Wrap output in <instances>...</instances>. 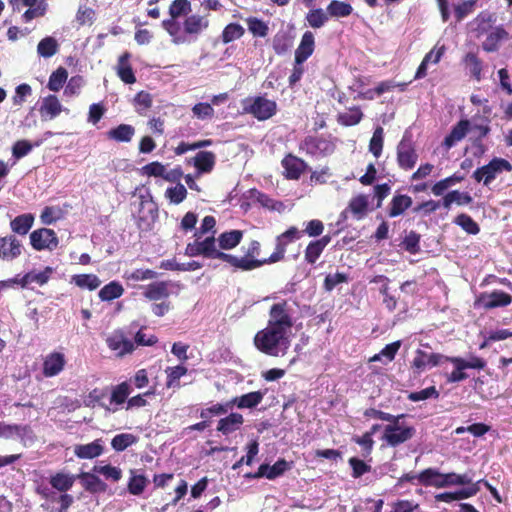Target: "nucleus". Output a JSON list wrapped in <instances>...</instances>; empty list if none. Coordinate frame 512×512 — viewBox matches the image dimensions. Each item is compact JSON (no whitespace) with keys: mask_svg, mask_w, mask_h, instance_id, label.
<instances>
[{"mask_svg":"<svg viewBox=\"0 0 512 512\" xmlns=\"http://www.w3.org/2000/svg\"><path fill=\"white\" fill-rule=\"evenodd\" d=\"M294 320L286 300L274 303L269 310L267 326L259 330L253 339L255 348L261 353L282 357L291 346V330Z\"/></svg>","mask_w":512,"mask_h":512,"instance_id":"f257e3e1","label":"nucleus"},{"mask_svg":"<svg viewBox=\"0 0 512 512\" xmlns=\"http://www.w3.org/2000/svg\"><path fill=\"white\" fill-rule=\"evenodd\" d=\"M405 416V414L395 415L397 419L389 421V424L384 428L382 439L391 447H397L409 441L416 434L414 426L400 422Z\"/></svg>","mask_w":512,"mask_h":512,"instance_id":"f03ea898","label":"nucleus"},{"mask_svg":"<svg viewBox=\"0 0 512 512\" xmlns=\"http://www.w3.org/2000/svg\"><path fill=\"white\" fill-rule=\"evenodd\" d=\"M243 111L258 121H265L276 114L277 103L264 96L249 97L243 101Z\"/></svg>","mask_w":512,"mask_h":512,"instance_id":"7ed1b4c3","label":"nucleus"},{"mask_svg":"<svg viewBox=\"0 0 512 512\" xmlns=\"http://www.w3.org/2000/svg\"><path fill=\"white\" fill-rule=\"evenodd\" d=\"M511 172L512 164L504 158H493L488 164L477 168L473 172V178L477 182H483L485 186H488L498 174L502 172Z\"/></svg>","mask_w":512,"mask_h":512,"instance_id":"20e7f679","label":"nucleus"},{"mask_svg":"<svg viewBox=\"0 0 512 512\" xmlns=\"http://www.w3.org/2000/svg\"><path fill=\"white\" fill-rule=\"evenodd\" d=\"M511 303L512 295L497 289L491 292H482L475 300V306L481 307L486 311L507 307Z\"/></svg>","mask_w":512,"mask_h":512,"instance_id":"39448f33","label":"nucleus"},{"mask_svg":"<svg viewBox=\"0 0 512 512\" xmlns=\"http://www.w3.org/2000/svg\"><path fill=\"white\" fill-rule=\"evenodd\" d=\"M30 245L35 251H53L59 245L56 232L50 228H39L30 233Z\"/></svg>","mask_w":512,"mask_h":512,"instance_id":"423d86ee","label":"nucleus"},{"mask_svg":"<svg viewBox=\"0 0 512 512\" xmlns=\"http://www.w3.org/2000/svg\"><path fill=\"white\" fill-rule=\"evenodd\" d=\"M303 236V232L296 226H290L285 232L276 237L274 252L268 257V261L277 263L284 260L287 246Z\"/></svg>","mask_w":512,"mask_h":512,"instance_id":"0eeeda50","label":"nucleus"},{"mask_svg":"<svg viewBox=\"0 0 512 512\" xmlns=\"http://www.w3.org/2000/svg\"><path fill=\"white\" fill-rule=\"evenodd\" d=\"M261 254V244L257 240H252L248 244L247 249L244 251V255L239 257L240 271H252L260 268L265 264H272L273 262L268 261V258L259 259Z\"/></svg>","mask_w":512,"mask_h":512,"instance_id":"6e6552de","label":"nucleus"},{"mask_svg":"<svg viewBox=\"0 0 512 512\" xmlns=\"http://www.w3.org/2000/svg\"><path fill=\"white\" fill-rule=\"evenodd\" d=\"M299 149L312 157L325 156L333 152V144L320 136H306L299 145Z\"/></svg>","mask_w":512,"mask_h":512,"instance_id":"1a4fd4ad","label":"nucleus"},{"mask_svg":"<svg viewBox=\"0 0 512 512\" xmlns=\"http://www.w3.org/2000/svg\"><path fill=\"white\" fill-rule=\"evenodd\" d=\"M448 356H445L440 353H431L428 354L425 351L421 349H417L415 351V356L411 362V368L417 372L421 373L423 372L427 367H435L438 366L444 362H446V358Z\"/></svg>","mask_w":512,"mask_h":512,"instance_id":"9d476101","label":"nucleus"},{"mask_svg":"<svg viewBox=\"0 0 512 512\" xmlns=\"http://www.w3.org/2000/svg\"><path fill=\"white\" fill-rule=\"evenodd\" d=\"M281 166L283 167V176L287 180H298L301 175L307 170V163L295 156L292 153H288L281 160Z\"/></svg>","mask_w":512,"mask_h":512,"instance_id":"9b49d317","label":"nucleus"},{"mask_svg":"<svg viewBox=\"0 0 512 512\" xmlns=\"http://www.w3.org/2000/svg\"><path fill=\"white\" fill-rule=\"evenodd\" d=\"M418 160V154L410 140L402 139L397 146L398 166L405 170H411Z\"/></svg>","mask_w":512,"mask_h":512,"instance_id":"f8f14e48","label":"nucleus"},{"mask_svg":"<svg viewBox=\"0 0 512 512\" xmlns=\"http://www.w3.org/2000/svg\"><path fill=\"white\" fill-rule=\"evenodd\" d=\"M106 344L109 349L114 351L119 357L130 354L135 349L134 342L128 339L122 331H114L109 337H107Z\"/></svg>","mask_w":512,"mask_h":512,"instance_id":"ddd939ff","label":"nucleus"},{"mask_svg":"<svg viewBox=\"0 0 512 512\" xmlns=\"http://www.w3.org/2000/svg\"><path fill=\"white\" fill-rule=\"evenodd\" d=\"M65 365L66 357L64 353L53 351L43 359L42 374L47 378L57 376L64 370Z\"/></svg>","mask_w":512,"mask_h":512,"instance_id":"4468645a","label":"nucleus"},{"mask_svg":"<svg viewBox=\"0 0 512 512\" xmlns=\"http://www.w3.org/2000/svg\"><path fill=\"white\" fill-rule=\"evenodd\" d=\"M23 250L21 241L13 234L0 237V259L3 261H13L17 259Z\"/></svg>","mask_w":512,"mask_h":512,"instance_id":"2eb2a0df","label":"nucleus"},{"mask_svg":"<svg viewBox=\"0 0 512 512\" xmlns=\"http://www.w3.org/2000/svg\"><path fill=\"white\" fill-rule=\"evenodd\" d=\"M486 35L485 40L482 42L481 47L487 53L497 52L503 41L510 38L509 32L503 25L495 26Z\"/></svg>","mask_w":512,"mask_h":512,"instance_id":"dca6fc26","label":"nucleus"},{"mask_svg":"<svg viewBox=\"0 0 512 512\" xmlns=\"http://www.w3.org/2000/svg\"><path fill=\"white\" fill-rule=\"evenodd\" d=\"M185 36H194L195 39L199 34L209 27V20L205 16L193 14L185 18L184 22Z\"/></svg>","mask_w":512,"mask_h":512,"instance_id":"f3484780","label":"nucleus"},{"mask_svg":"<svg viewBox=\"0 0 512 512\" xmlns=\"http://www.w3.org/2000/svg\"><path fill=\"white\" fill-rule=\"evenodd\" d=\"M315 38L311 31H306L302 35L299 46L295 51V62L303 64L314 52Z\"/></svg>","mask_w":512,"mask_h":512,"instance_id":"a211bd4d","label":"nucleus"},{"mask_svg":"<svg viewBox=\"0 0 512 512\" xmlns=\"http://www.w3.org/2000/svg\"><path fill=\"white\" fill-rule=\"evenodd\" d=\"M62 105L56 95L50 94L43 98L39 113L42 120H52L60 115Z\"/></svg>","mask_w":512,"mask_h":512,"instance_id":"6ab92c4d","label":"nucleus"},{"mask_svg":"<svg viewBox=\"0 0 512 512\" xmlns=\"http://www.w3.org/2000/svg\"><path fill=\"white\" fill-rule=\"evenodd\" d=\"M496 21V16L494 13L484 10L481 11L473 20L474 31L476 33V37H481L482 35L490 32L494 27L493 24Z\"/></svg>","mask_w":512,"mask_h":512,"instance_id":"aec40b11","label":"nucleus"},{"mask_svg":"<svg viewBox=\"0 0 512 512\" xmlns=\"http://www.w3.org/2000/svg\"><path fill=\"white\" fill-rule=\"evenodd\" d=\"M413 204V200L409 195L406 194H395L391 199L388 216L395 218L402 215L407 209Z\"/></svg>","mask_w":512,"mask_h":512,"instance_id":"412c9836","label":"nucleus"},{"mask_svg":"<svg viewBox=\"0 0 512 512\" xmlns=\"http://www.w3.org/2000/svg\"><path fill=\"white\" fill-rule=\"evenodd\" d=\"M101 439L88 444H79L74 447V454L80 459H93L103 453V446Z\"/></svg>","mask_w":512,"mask_h":512,"instance_id":"4be33fe9","label":"nucleus"},{"mask_svg":"<svg viewBox=\"0 0 512 512\" xmlns=\"http://www.w3.org/2000/svg\"><path fill=\"white\" fill-rule=\"evenodd\" d=\"M264 397V393L261 391H253L247 394L241 395L239 397H235L230 402L227 403V406L236 405L240 409L244 408H254L259 405Z\"/></svg>","mask_w":512,"mask_h":512,"instance_id":"5701e85b","label":"nucleus"},{"mask_svg":"<svg viewBox=\"0 0 512 512\" xmlns=\"http://www.w3.org/2000/svg\"><path fill=\"white\" fill-rule=\"evenodd\" d=\"M35 221V217L31 213H24L16 216L10 221L11 231L20 236H25L32 228Z\"/></svg>","mask_w":512,"mask_h":512,"instance_id":"b1692460","label":"nucleus"},{"mask_svg":"<svg viewBox=\"0 0 512 512\" xmlns=\"http://www.w3.org/2000/svg\"><path fill=\"white\" fill-rule=\"evenodd\" d=\"M130 56L129 52H124L119 57L116 67L118 77L126 84H133L136 82L135 74L129 63Z\"/></svg>","mask_w":512,"mask_h":512,"instance_id":"393cba45","label":"nucleus"},{"mask_svg":"<svg viewBox=\"0 0 512 512\" xmlns=\"http://www.w3.org/2000/svg\"><path fill=\"white\" fill-rule=\"evenodd\" d=\"M162 26L172 37L173 43L179 45L190 42V39L185 36L184 25L181 26L176 19L162 21Z\"/></svg>","mask_w":512,"mask_h":512,"instance_id":"a878e982","label":"nucleus"},{"mask_svg":"<svg viewBox=\"0 0 512 512\" xmlns=\"http://www.w3.org/2000/svg\"><path fill=\"white\" fill-rule=\"evenodd\" d=\"M470 128L469 120H460L455 126H453L450 133L444 139V146L446 148L453 147L458 141L462 140Z\"/></svg>","mask_w":512,"mask_h":512,"instance_id":"bb28decb","label":"nucleus"},{"mask_svg":"<svg viewBox=\"0 0 512 512\" xmlns=\"http://www.w3.org/2000/svg\"><path fill=\"white\" fill-rule=\"evenodd\" d=\"M462 61L466 69L469 70L470 76L476 81H481L483 61L479 58L478 54L475 52H468L463 57Z\"/></svg>","mask_w":512,"mask_h":512,"instance_id":"cd10ccee","label":"nucleus"},{"mask_svg":"<svg viewBox=\"0 0 512 512\" xmlns=\"http://www.w3.org/2000/svg\"><path fill=\"white\" fill-rule=\"evenodd\" d=\"M215 161V154L210 151H200L193 158L194 166L199 173H210L215 166Z\"/></svg>","mask_w":512,"mask_h":512,"instance_id":"c85d7f7f","label":"nucleus"},{"mask_svg":"<svg viewBox=\"0 0 512 512\" xmlns=\"http://www.w3.org/2000/svg\"><path fill=\"white\" fill-rule=\"evenodd\" d=\"M243 422L244 418L240 413H231L219 420L217 430L224 435H228L239 429Z\"/></svg>","mask_w":512,"mask_h":512,"instance_id":"c756f323","label":"nucleus"},{"mask_svg":"<svg viewBox=\"0 0 512 512\" xmlns=\"http://www.w3.org/2000/svg\"><path fill=\"white\" fill-rule=\"evenodd\" d=\"M243 235L244 233L242 230L225 231L217 238L219 247L223 250H231L240 244L243 239Z\"/></svg>","mask_w":512,"mask_h":512,"instance_id":"7c9ffc66","label":"nucleus"},{"mask_svg":"<svg viewBox=\"0 0 512 512\" xmlns=\"http://www.w3.org/2000/svg\"><path fill=\"white\" fill-rule=\"evenodd\" d=\"M443 473L435 468H427L419 473L418 484L425 487L433 486L436 488H442Z\"/></svg>","mask_w":512,"mask_h":512,"instance_id":"2f4dec72","label":"nucleus"},{"mask_svg":"<svg viewBox=\"0 0 512 512\" xmlns=\"http://www.w3.org/2000/svg\"><path fill=\"white\" fill-rule=\"evenodd\" d=\"M135 134V128L129 124H120L107 131V138L116 142H130Z\"/></svg>","mask_w":512,"mask_h":512,"instance_id":"473e14b6","label":"nucleus"},{"mask_svg":"<svg viewBox=\"0 0 512 512\" xmlns=\"http://www.w3.org/2000/svg\"><path fill=\"white\" fill-rule=\"evenodd\" d=\"M472 201L473 199L469 193L453 190L443 196L442 207L450 209L453 203H456L459 206H464L470 204Z\"/></svg>","mask_w":512,"mask_h":512,"instance_id":"72a5a7b5","label":"nucleus"},{"mask_svg":"<svg viewBox=\"0 0 512 512\" xmlns=\"http://www.w3.org/2000/svg\"><path fill=\"white\" fill-rule=\"evenodd\" d=\"M74 482H75L74 475L66 474L63 472H58V473L52 475L49 479L50 485L54 489H56L62 493H66L68 490H70L72 488V486L74 485Z\"/></svg>","mask_w":512,"mask_h":512,"instance_id":"f704fd0d","label":"nucleus"},{"mask_svg":"<svg viewBox=\"0 0 512 512\" xmlns=\"http://www.w3.org/2000/svg\"><path fill=\"white\" fill-rule=\"evenodd\" d=\"M368 196L364 194L353 197L348 205V209L352 212L354 217L358 220L362 219L368 212Z\"/></svg>","mask_w":512,"mask_h":512,"instance_id":"c9c22d12","label":"nucleus"},{"mask_svg":"<svg viewBox=\"0 0 512 512\" xmlns=\"http://www.w3.org/2000/svg\"><path fill=\"white\" fill-rule=\"evenodd\" d=\"M188 369L183 365H177L173 367H167L165 369L166 373V387L179 389L180 388V379L182 376L186 375Z\"/></svg>","mask_w":512,"mask_h":512,"instance_id":"e433bc0d","label":"nucleus"},{"mask_svg":"<svg viewBox=\"0 0 512 512\" xmlns=\"http://www.w3.org/2000/svg\"><path fill=\"white\" fill-rule=\"evenodd\" d=\"M80 478L83 487L90 493L104 492L107 488L106 484L95 474L84 472L80 475Z\"/></svg>","mask_w":512,"mask_h":512,"instance_id":"4c0bfd02","label":"nucleus"},{"mask_svg":"<svg viewBox=\"0 0 512 512\" xmlns=\"http://www.w3.org/2000/svg\"><path fill=\"white\" fill-rule=\"evenodd\" d=\"M71 282L81 289H88L90 291L97 289L101 281L95 274H75L71 278Z\"/></svg>","mask_w":512,"mask_h":512,"instance_id":"58836bf2","label":"nucleus"},{"mask_svg":"<svg viewBox=\"0 0 512 512\" xmlns=\"http://www.w3.org/2000/svg\"><path fill=\"white\" fill-rule=\"evenodd\" d=\"M326 11L330 17L342 18L350 16L353 12V7L347 2L332 0L328 4Z\"/></svg>","mask_w":512,"mask_h":512,"instance_id":"ea45409f","label":"nucleus"},{"mask_svg":"<svg viewBox=\"0 0 512 512\" xmlns=\"http://www.w3.org/2000/svg\"><path fill=\"white\" fill-rule=\"evenodd\" d=\"M446 362H450L454 365V370L447 377L449 383L460 382L468 378V374L464 372L467 368L462 367L460 364V362H463L462 357L448 356Z\"/></svg>","mask_w":512,"mask_h":512,"instance_id":"a19ab883","label":"nucleus"},{"mask_svg":"<svg viewBox=\"0 0 512 512\" xmlns=\"http://www.w3.org/2000/svg\"><path fill=\"white\" fill-rule=\"evenodd\" d=\"M123 293V286L117 281H111L100 289L98 296L102 301H112L121 297Z\"/></svg>","mask_w":512,"mask_h":512,"instance_id":"79ce46f5","label":"nucleus"},{"mask_svg":"<svg viewBox=\"0 0 512 512\" xmlns=\"http://www.w3.org/2000/svg\"><path fill=\"white\" fill-rule=\"evenodd\" d=\"M152 102L151 94L146 91L138 92L133 99L134 108L141 116H147L149 109L152 107Z\"/></svg>","mask_w":512,"mask_h":512,"instance_id":"37998d69","label":"nucleus"},{"mask_svg":"<svg viewBox=\"0 0 512 512\" xmlns=\"http://www.w3.org/2000/svg\"><path fill=\"white\" fill-rule=\"evenodd\" d=\"M245 34V29L239 23H229L226 25L221 34L223 44H228L240 39Z\"/></svg>","mask_w":512,"mask_h":512,"instance_id":"c03bdc74","label":"nucleus"},{"mask_svg":"<svg viewBox=\"0 0 512 512\" xmlns=\"http://www.w3.org/2000/svg\"><path fill=\"white\" fill-rule=\"evenodd\" d=\"M363 118V113L360 107H352L348 111L339 113L337 116V121L341 125L344 126H354L360 123Z\"/></svg>","mask_w":512,"mask_h":512,"instance_id":"a18cd8bd","label":"nucleus"},{"mask_svg":"<svg viewBox=\"0 0 512 512\" xmlns=\"http://www.w3.org/2000/svg\"><path fill=\"white\" fill-rule=\"evenodd\" d=\"M59 44L53 37L47 36L43 38L37 46V52L44 58H50L58 52Z\"/></svg>","mask_w":512,"mask_h":512,"instance_id":"49530a36","label":"nucleus"},{"mask_svg":"<svg viewBox=\"0 0 512 512\" xmlns=\"http://www.w3.org/2000/svg\"><path fill=\"white\" fill-rule=\"evenodd\" d=\"M131 393L130 385L127 382H122L115 387H113L111 396H110V404L122 405L127 400L128 396Z\"/></svg>","mask_w":512,"mask_h":512,"instance_id":"de8ad7c7","label":"nucleus"},{"mask_svg":"<svg viewBox=\"0 0 512 512\" xmlns=\"http://www.w3.org/2000/svg\"><path fill=\"white\" fill-rule=\"evenodd\" d=\"M68 78V72L64 67L57 68L49 77L47 87L53 92L59 91Z\"/></svg>","mask_w":512,"mask_h":512,"instance_id":"09e8293b","label":"nucleus"},{"mask_svg":"<svg viewBox=\"0 0 512 512\" xmlns=\"http://www.w3.org/2000/svg\"><path fill=\"white\" fill-rule=\"evenodd\" d=\"M454 223L460 226L466 233L476 235L480 232V227L474 219L465 213L456 216Z\"/></svg>","mask_w":512,"mask_h":512,"instance_id":"8fccbe9b","label":"nucleus"},{"mask_svg":"<svg viewBox=\"0 0 512 512\" xmlns=\"http://www.w3.org/2000/svg\"><path fill=\"white\" fill-rule=\"evenodd\" d=\"M328 19V13L321 8L311 9L306 15V21L314 29L324 26Z\"/></svg>","mask_w":512,"mask_h":512,"instance_id":"3c124183","label":"nucleus"},{"mask_svg":"<svg viewBox=\"0 0 512 512\" xmlns=\"http://www.w3.org/2000/svg\"><path fill=\"white\" fill-rule=\"evenodd\" d=\"M383 143H384V136H383V128L378 126L372 135V138L369 142V151L374 155L375 158H379L382 149H383Z\"/></svg>","mask_w":512,"mask_h":512,"instance_id":"603ef678","label":"nucleus"},{"mask_svg":"<svg viewBox=\"0 0 512 512\" xmlns=\"http://www.w3.org/2000/svg\"><path fill=\"white\" fill-rule=\"evenodd\" d=\"M249 31L256 37H266L269 31L268 25L257 17H249L246 20Z\"/></svg>","mask_w":512,"mask_h":512,"instance_id":"864d4df0","label":"nucleus"},{"mask_svg":"<svg viewBox=\"0 0 512 512\" xmlns=\"http://www.w3.org/2000/svg\"><path fill=\"white\" fill-rule=\"evenodd\" d=\"M190 12L191 3L189 0H174L169 7V14L173 19H177L182 15H187Z\"/></svg>","mask_w":512,"mask_h":512,"instance_id":"5fc2aeb1","label":"nucleus"},{"mask_svg":"<svg viewBox=\"0 0 512 512\" xmlns=\"http://www.w3.org/2000/svg\"><path fill=\"white\" fill-rule=\"evenodd\" d=\"M165 196L171 203L179 204L186 198L187 190L183 184L177 183L175 186L166 189Z\"/></svg>","mask_w":512,"mask_h":512,"instance_id":"6e6d98bb","label":"nucleus"},{"mask_svg":"<svg viewBox=\"0 0 512 512\" xmlns=\"http://www.w3.org/2000/svg\"><path fill=\"white\" fill-rule=\"evenodd\" d=\"M323 251L324 248H322L320 243H318L316 240L311 241L304 251V259L308 264L313 265L319 259Z\"/></svg>","mask_w":512,"mask_h":512,"instance_id":"4d7b16f0","label":"nucleus"},{"mask_svg":"<svg viewBox=\"0 0 512 512\" xmlns=\"http://www.w3.org/2000/svg\"><path fill=\"white\" fill-rule=\"evenodd\" d=\"M439 395V391L436 389V387L430 386L421 391L410 392L407 398L412 402H418L429 398L438 399Z\"/></svg>","mask_w":512,"mask_h":512,"instance_id":"13d9d810","label":"nucleus"},{"mask_svg":"<svg viewBox=\"0 0 512 512\" xmlns=\"http://www.w3.org/2000/svg\"><path fill=\"white\" fill-rule=\"evenodd\" d=\"M348 463L352 469V477L357 479L371 471V466L357 457H351Z\"/></svg>","mask_w":512,"mask_h":512,"instance_id":"bf43d9fd","label":"nucleus"},{"mask_svg":"<svg viewBox=\"0 0 512 512\" xmlns=\"http://www.w3.org/2000/svg\"><path fill=\"white\" fill-rule=\"evenodd\" d=\"M134 435L129 433H122L114 436L111 441V446L116 451H123L135 442Z\"/></svg>","mask_w":512,"mask_h":512,"instance_id":"052dcab7","label":"nucleus"},{"mask_svg":"<svg viewBox=\"0 0 512 512\" xmlns=\"http://www.w3.org/2000/svg\"><path fill=\"white\" fill-rule=\"evenodd\" d=\"M192 113L196 118L200 120H206L212 119L214 117L215 111L210 103L200 102L192 107Z\"/></svg>","mask_w":512,"mask_h":512,"instance_id":"680f3d73","label":"nucleus"},{"mask_svg":"<svg viewBox=\"0 0 512 512\" xmlns=\"http://www.w3.org/2000/svg\"><path fill=\"white\" fill-rule=\"evenodd\" d=\"M478 0H466L454 7V15L458 22L462 21L465 17L471 14Z\"/></svg>","mask_w":512,"mask_h":512,"instance_id":"e2e57ef3","label":"nucleus"},{"mask_svg":"<svg viewBox=\"0 0 512 512\" xmlns=\"http://www.w3.org/2000/svg\"><path fill=\"white\" fill-rule=\"evenodd\" d=\"M15 437H17L24 446L28 443H33L36 439L34 431L30 425L16 424Z\"/></svg>","mask_w":512,"mask_h":512,"instance_id":"0e129e2a","label":"nucleus"},{"mask_svg":"<svg viewBox=\"0 0 512 512\" xmlns=\"http://www.w3.org/2000/svg\"><path fill=\"white\" fill-rule=\"evenodd\" d=\"M348 282V275L343 272L328 274L323 283V287L327 292H331L338 284Z\"/></svg>","mask_w":512,"mask_h":512,"instance_id":"69168bd1","label":"nucleus"},{"mask_svg":"<svg viewBox=\"0 0 512 512\" xmlns=\"http://www.w3.org/2000/svg\"><path fill=\"white\" fill-rule=\"evenodd\" d=\"M47 11V3L45 0H41L40 4L33 8H28L22 14V20L25 23L32 21L35 18L43 17Z\"/></svg>","mask_w":512,"mask_h":512,"instance_id":"338daca9","label":"nucleus"},{"mask_svg":"<svg viewBox=\"0 0 512 512\" xmlns=\"http://www.w3.org/2000/svg\"><path fill=\"white\" fill-rule=\"evenodd\" d=\"M291 46V39L284 33L277 34L273 39V49L277 55L285 54Z\"/></svg>","mask_w":512,"mask_h":512,"instance_id":"774afa93","label":"nucleus"}]
</instances>
